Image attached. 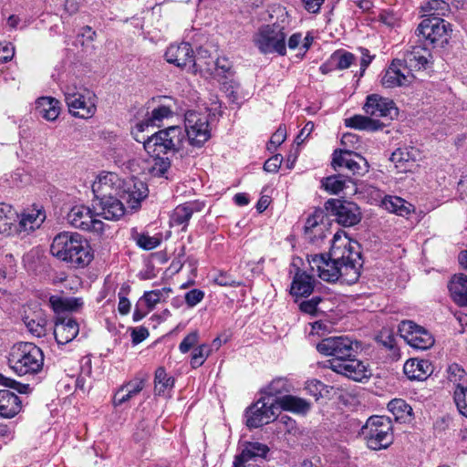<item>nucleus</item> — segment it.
<instances>
[{"mask_svg": "<svg viewBox=\"0 0 467 467\" xmlns=\"http://www.w3.org/2000/svg\"><path fill=\"white\" fill-rule=\"evenodd\" d=\"M147 109H151V117H170L178 115L176 100L171 97L158 96L150 99L147 104Z\"/></svg>", "mask_w": 467, "mask_h": 467, "instance_id": "nucleus-31", "label": "nucleus"}, {"mask_svg": "<svg viewBox=\"0 0 467 467\" xmlns=\"http://www.w3.org/2000/svg\"><path fill=\"white\" fill-rule=\"evenodd\" d=\"M50 253L73 268H84L93 259L90 245L78 233L62 232L57 234L51 244Z\"/></svg>", "mask_w": 467, "mask_h": 467, "instance_id": "nucleus-3", "label": "nucleus"}, {"mask_svg": "<svg viewBox=\"0 0 467 467\" xmlns=\"http://www.w3.org/2000/svg\"><path fill=\"white\" fill-rule=\"evenodd\" d=\"M325 209L345 227L358 224L362 217L359 207L355 202L345 200L329 199L325 203Z\"/></svg>", "mask_w": 467, "mask_h": 467, "instance_id": "nucleus-12", "label": "nucleus"}, {"mask_svg": "<svg viewBox=\"0 0 467 467\" xmlns=\"http://www.w3.org/2000/svg\"><path fill=\"white\" fill-rule=\"evenodd\" d=\"M418 156L419 151L414 147H400L392 152L389 160L398 172H407L411 171Z\"/></svg>", "mask_w": 467, "mask_h": 467, "instance_id": "nucleus-28", "label": "nucleus"}, {"mask_svg": "<svg viewBox=\"0 0 467 467\" xmlns=\"http://www.w3.org/2000/svg\"><path fill=\"white\" fill-rule=\"evenodd\" d=\"M49 302L56 312L74 311L83 305L81 298L73 297L51 296Z\"/></svg>", "mask_w": 467, "mask_h": 467, "instance_id": "nucleus-46", "label": "nucleus"}, {"mask_svg": "<svg viewBox=\"0 0 467 467\" xmlns=\"http://www.w3.org/2000/svg\"><path fill=\"white\" fill-rule=\"evenodd\" d=\"M214 78L218 81L221 90L233 102L240 97L241 85L235 78L233 63L226 57H217L213 62Z\"/></svg>", "mask_w": 467, "mask_h": 467, "instance_id": "nucleus-10", "label": "nucleus"}, {"mask_svg": "<svg viewBox=\"0 0 467 467\" xmlns=\"http://www.w3.org/2000/svg\"><path fill=\"white\" fill-rule=\"evenodd\" d=\"M185 129L182 128L185 141L183 156L192 153L186 145L200 148L211 137L208 119H185Z\"/></svg>", "mask_w": 467, "mask_h": 467, "instance_id": "nucleus-13", "label": "nucleus"}, {"mask_svg": "<svg viewBox=\"0 0 467 467\" xmlns=\"http://www.w3.org/2000/svg\"><path fill=\"white\" fill-rule=\"evenodd\" d=\"M273 12L276 15V21L261 26L254 33L253 42L263 55L285 56L286 37L291 31L290 16L282 6L276 7Z\"/></svg>", "mask_w": 467, "mask_h": 467, "instance_id": "nucleus-2", "label": "nucleus"}, {"mask_svg": "<svg viewBox=\"0 0 467 467\" xmlns=\"http://www.w3.org/2000/svg\"><path fill=\"white\" fill-rule=\"evenodd\" d=\"M210 354V348L206 345L196 348L192 355L191 365L193 368L201 367Z\"/></svg>", "mask_w": 467, "mask_h": 467, "instance_id": "nucleus-56", "label": "nucleus"}, {"mask_svg": "<svg viewBox=\"0 0 467 467\" xmlns=\"http://www.w3.org/2000/svg\"><path fill=\"white\" fill-rule=\"evenodd\" d=\"M286 139V129L284 126H280L275 132L272 135L270 141L267 145L269 151H275L278 146H280Z\"/></svg>", "mask_w": 467, "mask_h": 467, "instance_id": "nucleus-58", "label": "nucleus"}, {"mask_svg": "<svg viewBox=\"0 0 467 467\" xmlns=\"http://www.w3.org/2000/svg\"><path fill=\"white\" fill-rule=\"evenodd\" d=\"M453 400L459 412L467 417V386L453 390Z\"/></svg>", "mask_w": 467, "mask_h": 467, "instance_id": "nucleus-57", "label": "nucleus"}, {"mask_svg": "<svg viewBox=\"0 0 467 467\" xmlns=\"http://www.w3.org/2000/svg\"><path fill=\"white\" fill-rule=\"evenodd\" d=\"M193 50L187 42L179 45L171 44L165 52V58L168 63L178 67L184 68L190 72V64L192 62Z\"/></svg>", "mask_w": 467, "mask_h": 467, "instance_id": "nucleus-21", "label": "nucleus"}, {"mask_svg": "<svg viewBox=\"0 0 467 467\" xmlns=\"http://www.w3.org/2000/svg\"><path fill=\"white\" fill-rule=\"evenodd\" d=\"M204 297V292L200 289H192L185 294V302L190 307L195 306Z\"/></svg>", "mask_w": 467, "mask_h": 467, "instance_id": "nucleus-62", "label": "nucleus"}, {"mask_svg": "<svg viewBox=\"0 0 467 467\" xmlns=\"http://www.w3.org/2000/svg\"><path fill=\"white\" fill-rule=\"evenodd\" d=\"M360 435L369 449H386L393 442L391 420L385 416H371L361 428Z\"/></svg>", "mask_w": 467, "mask_h": 467, "instance_id": "nucleus-6", "label": "nucleus"}, {"mask_svg": "<svg viewBox=\"0 0 467 467\" xmlns=\"http://www.w3.org/2000/svg\"><path fill=\"white\" fill-rule=\"evenodd\" d=\"M121 181L114 172H105L100 174L97 181L92 184V192L96 199L115 195L120 188Z\"/></svg>", "mask_w": 467, "mask_h": 467, "instance_id": "nucleus-24", "label": "nucleus"}, {"mask_svg": "<svg viewBox=\"0 0 467 467\" xmlns=\"http://www.w3.org/2000/svg\"><path fill=\"white\" fill-rule=\"evenodd\" d=\"M198 337L199 335L197 331L188 334L180 343V351L182 353H187L198 342Z\"/></svg>", "mask_w": 467, "mask_h": 467, "instance_id": "nucleus-63", "label": "nucleus"}, {"mask_svg": "<svg viewBox=\"0 0 467 467\" xmlns=\"http://www.w3.org/2000/svg\"><path fill=\"white\" fill-rule=\"evenodd\" d=\"M46 215L40 210H33L27 213H22L20 219L16 223V231L15 234L26 233L28 234L39 228L45 221Z\"/></svg>", "mask_w": 467, "mask_h": 467, "instance_id": "nucleus-34", "label": "nucleus"}, {"mask_svg": "<svg viewBox=\"0 0 467 467\" xmlns=\"http://www.w3.org/2000/svg\"><path fill=\"white\" fill-rule=\"evenodd\" d=\"M275 402L285 410H289L295 413L306 414L310 410V403L304 399L292 396L285 395L283 397L275 400Z\"/></svg>", "mask_w": 467, "mask_h": 467, "instance_id": "nucleus-42", "label": "nucleus"}, {"mask_svg": "<svg viewBox=\"0 0 467 467\" xmlns=\"http://www.w3.org/2000/svg\"><path fill=\"white\" fill-rule=\"evenodd\" d=\"M108 156L119 167L124 166L130 161L129 152L123 147H115L110 149L108 152Z\"/></svg>", "mask_w": 467, "mask_h": 467, "instance_id": "nucleus-54", "label": "nucleus"}, {"mask_svg": "<svg viewBox=\"0 0 467 467\" xmlns=\"http://www.w3.org/2000/svg\"><path fill=\"white\" fill-rule=\"evenodd\" d=\"M171 288H161L152 291H147L140 297V301H144L148 307V312L151 311L157 304L161 300H164L168 294L171 292Z\"/></svg>", "mask_w": 467, "mask_h": 467, "instance_id": "nucleus-51", "label": "nucleus"}, {"mask_svg": "<svg viewBox=\"0 0 467 467\" xmlns=\"http://www.w3.org/2000/svg\"><path fill=\"white\" fill-rule=\"evenodd\" d=\"M0 385L14 389L21 394H26L31 390L28 384L20 383L16 379L7 378L2 374H0Z\"/></svg>", "mask_w": 467, "mask_h": 467, "instance_id": "nucleus-55", "label": "nucleus"}, {"mask_svg": "<svg viewBox=\"0 0 467 467\" xmlns=\"http://www.w3.org/2000/svg\"><path fill=\"white\" fill-rule=\"evenodd\" d=\"M326 213L321 208L316 209L312 214H310L305 223V234H311V231H315L317 227L326 223Z\"/></svg>", "mask_w": 467, "mask_h": 467, "instance_id": "nucleus-52", "label": "nucleus"}, {"mask_svg": "<svg viewBox=\"0 0 467 467\" xmlns=\"http://www.w3.org/2000/svg\"><path fill=\"white\" fill-rule=\"evenodd\" d=\"M413 75L402 60L394 59L389 68L385 71L381 83L386 88L406 86L410 83Z\"/></svg>", "mask_w": 467, "mask_h": 467, "instance_id": "nucleus-19", "label": "nucleus"}, {"mask_svg": "<svg viewBox=\"0 0 467 467\" xmlns=\"http://www.w3.org/2000/svg\"><path fill=\"white\" fill-rule=\"evenodd\" d=\"M290 391V385L286 379L277 378L271 381V383L264 389L266 395L265 398L268 400H276L277 396Z\"/></svg>", "mask_w": 467, "mask_h": 467, "instance_id": "nucleus-48", "label": "nucleus"}, {"mask_svg": "<svg viewBox=\"0 0 467 467\" xmlns=\"http://www.w3.org/2000/svg\"><path fill=\"white\" fill-rule=\"evenodd\" d=\"M361 57L359 59V70L353 71L354 77L358 78L359 79L363 77L367 67L369 66L373 59V56L369 55V51L367 48H360Z\"/></svg>", "mask_w": 467, "mask_h": 467, "instance_id": "nucleus-59", "label": "nucleus"}, {"mask_svg": "<svg viewBox=\"0 0 467 467\" xmlns=\"http://www.w3.org/2000/svg\"><path fill=\"white\" fill-rule=\"evenodd\" d=\"M310 269L328 283L340 281L348 285L356 283L360 275L362 259L358 242L343 232L334 234L328 257L312 254L308 257Z\"/></svg>", "mask_w": 467, "mask_h": 467, "instance_id": "nucleus-1", "label": "nucleus"}, {"mask_svg": "<svg viewBox=\"0 0 467 467\" xmlns=\"http://www.w3.org/2000/svg\"><path fill=\"white\" fill-rule=\"evenodd\" d=\"M131 239L143 250H152L158 247L161 242L160 236H150L145 233H139L135 229H132L131 231Z\"/></svg>", "mask_w": 467, "mask_h": 467, "instance_id": "nucleus-49", "label": "nucleus"}, {"mask_svg": "<svg viewBox=\"0 0 467 467\" xmlns=\"http://www.w3.org/2000/svg\"><path fill=\"white\" fill-rule=\"evenodd\" d=\"M205 203L199 200L187 202L176 206L171 215V224L182 225V230H185L192 214L202 212Z\"/></svg>", "mask_w": 467, "mask_h": 467, "instance_id": "nucleus-25", "label": "nucleus"}, {"mask_svg": "<svg viewBox=\"0 0 467 467\" xmlns=\"http://www.w3.org/2000/svg\"><path fill=\"white\" fill-rule=\"evenodd\" d=\"M381 206L389 213L407 216L413 211V205L398 196H385Z\"/></svg>", "mask_w": 467, "mask_h": 467, "instance_id": "nucleus-43", "label": "nucleus"}, {"mask_svg": "<svg viewBox=\"0 0 467 467\" xmlns=\"http://www.w3.org/2000/svg\"><path fill=\"white\" fill-rule=\"evenodd\" d=\"M428 5L430 11L432 12L429 16H444L449 9L447 3L441 0H431Z\"/></svg>", "mask_w": 467, "mask_h": 467, "instance_id": "nucleus-60", "label": "nucleus"}, {"mask_svg": "<svg viewBox=\"0 0 467 467\" xmlns=\"http://www.w3.org/2000/svg\"><path fill=\"white\" fill-rule=\"evenodd\" d=\"M327 223H324L321 226L315 229V231H311V234H305L306 238L314 244H318L326 237Z\"/></svg>", "mask_w": 467, "mask_h": 467, "instance_id": "nucleus-61", "label": "nucleus"}, {"mask_svg": "<svg viewBox=\"0 0 467 467\" xmlns=\"http://www.w3.org/2000/svg\"><path fill=\"white\" fill-rule=\"evenodd\" d=\"M144 388V380L136 378L129 382L123 384L116 391L113 398V405L120 406L129 401L130 399L138 395Z\"/></svg>", "mask_w": 467, "mask_h": 467, "instance_id": "nucleus-33", "label": "nucleus"}, {"mask_svg": "<svg viewBox=\"0 0 467 467\" xmlns=\"http://www.w3.org/2000/svg\"><path fill=\"white\" fill-rule=\"evenodd\" d=\"M345 124L355 130L368 131H376L385 126L379 119H345Z\"/></svg>", "mask_w": 467, "mask_h": 467, "instance_id": "nucleus-47", "label": "nucleus"}, {"mask_svg": "<svg viewBox=\"0 0 467 467\" xmlns=\"http://www.w3.org/2000/svg\"><path fill=\"white\" fill-rule=\"evenodd\" d=\"M21 410V400L8 389H0V417L13 418Z\"/></svg>", "mask_w": 467, "mask_h": 467, "instance_id": "nucleus-35", "label": "nucleus"}, {"mask_svg": "<svg viewBox=\"0 0 467 467\" xmlns=\"http://www.w3.org/2000/svg\"><path fill=\"white\" fill-rule=\"evenodd\" d=\"M314 289V279L311 275L301 272L298 268L291 284L290 293L296 296H307Z\"/></svg>", "mask_w": 467, "mask_h": 467, "instance_id": "nucleus-39", "label": "nucleus"}, {"mask_svg": "<svg viewBox=\"0 0 467 467\" xmlns=\"http://www.w3.org/2000/svg\"><path fill=\"white\" fill-rule=\"evenodd\" d=\"M18 213L10 205L5 202L0 203V234L5 235L15 234Z\"/></svg>", "mask_w": 467, "mask_h": 467, "instance_id": "nucleus-36", "label": "nucleus"}, {"mask_svg": "<svg viewBox=\"0 0 467 467\" xmlns=\"http://www.w3.org/2000/svg\"><path fill=\"white\" fill-rule=\"evenodd\" d=\"M40 117H58L60 114V102L52 97H41L36 100L33 112Z\"/></svg>", "mask_w": 467, "mask_h": 467, "instance_id": "nucleus-41", "label": "nucleus"}, {"mask_svg": "<svg viewBox=\"0 0 467 467\" xmlns=\"http://www.w3.org/2000/svg\"><path fill=\"white\" fill-rule=\"evenodd\" d=\"M97 212L85 205H75L67 214V220L75 228L102 234L105 223L98 218Z\"/></svg>", "mask_w": 467, "mask_h": 467, "instance_id": "nucleus-11", "label": "nucleus"}, {"mask_svg": "<svg viewBox=\"0 0 467 467\" xmlns=\"http://www.w3.org/2000/svg\"><path fill=\"white\" fill-rule=\"evenodd\" d=\"M269 449L265 444L260 442H248L239 455L234 461V467L247 464L250 460L257 457H265Z\"/></svg>", "mask_w": 467, "mask_h": 467, "instance_id": "nucleus-38", "label": "nucleus"}, {"mask_svg": "<svg viewBox=\"0 0 467 467\" xmlns=\"http://www.w3.org/2000/svg\"><path fill=\"white\" fill-rule=\"evenodd\" d=\"M65 102L73 117H93L97 110L98 98L88 88L75 84L66 85L62 88Z\"/></svg>", "mask_w": 467, "mask_h": 467, "instance_id": "nucleus-7", "label": "nucleus"}, {"mask_svg": "<svg viewBox=\"0 0 467 467\" xmlns=\"http://www.w3.org/2000/svg\"><path fill=\"white\" fill-rule=\"evenodd\" d=\"M399 332L405 341L414 348L425 350L434 344L432 335L411 320L400 322Z\"/></svg>", "mask_w": 467, "mask_h": 467, "instance_id": "nucleus-14", "label": "nucleus"}, {"mask_svg": "<svg viewBox=\"0 0 467 467\" xmlns=\"http://www.w3.org/2000/svg\"><path fill=\"white\" fill-rule=\"evenodd\" d=\"M79 333L78 322L71 317H59L54 326V336L59 345L71 342Z\"/></svg>", "mask_w": 467, "mask_h": 467, "instance_id": "nucleus-23", "label": "nucleus"}, {"mask_svg": "<svg viewBox=\"0 0 467 467\" xmlns=\"http://www.w3.org/2000/svg\"><path fill=\"white\" fill-rule=\"evenodd\" d=\"M213 57L204 47H200L196 52L192 54V62L190 64V72L192 74H200L202 76L213 75Z\"/></svg>", "mask_w": 467, "mask_h": 467, "instance_id": "nucleus-29", "label": "nucleus"}, {"mask_svg": "<svg viewBox=\"0 0 467 467\" xmlns=\"http://www.w3.org/2000/svg\"><path fill=\"white\" fill-rule=\"evenodd\" d=\"M154 119H148L146 121L137 123L131 130V135L134 140L138 142H142L148 153L181 149L182 142V127L173 125L165 130L149 134L148 129L150 126H152L149 120L152 121Z\"/></svg>", "mask_w": 467, "mask_h": 467, "instance_id": "nucleus-4", "label": "nucleus"}, {"mask_svg": "<svg viewBox=\"0 0 467 467\" xmlns=\"http://www.w3.org/2000/svg\"><path fill=\"white\" fill-rule=\"evenodd\" d=\"M357 59L354 54L344 49H338L330 56L327 61L321 66L320 69L323 73L336 69L344 70L355 65Z\"/></svg>", "mask_w": 467, "mask_h": 467, "instance_id": "nucleus-30", "label": "nucleus"}, {"mask_svg": "<svg viewBox=\"0 0 467 467\" xmlns=\"http://www.w3.org/2000/svg\"><path fill=\"white\" fill-rule=\"evenodd\" d=\"M388 410L398 421L410 420L412 408L402 399H393L388 403Z\"/></svg>", "mask_w": 467, "mask_h": 467, "instance_id": "nucleus-44", "label": "nucleus"}, {"mask_svg": "<svg viewBox=\"0 0 467 467\" xmlns=\"http://www.w3.org/2000/svg\"><path fill=\"white\" fill-rule=\"evenodd\" d=\"M332 165L334 168L345 167L353 175H364L368 171V163L361 155L350 150H335Z\"/></svg>", "mask_w": 467, "mask_h": 467, "instance_id": "nucleus-17", "label": "nucleus"}, {"mask_svg": "<svg viewBox=\"0 0 467 467\" xmlns=\"http://www.w3.org/2000/svg\"><path fill=\"white\" fill-rule=\"evenodd\" d=\"M328 368L337 374H341L355 381H361L370 376L368 366L355 357L347 358L344 360L330 359Z\"/></svg>", "mask_w": 467, "mask_h": 467, "instance_id": "nucleus-16", "label": "nucleus"}, {"mask_svg": "<svg viewBox=\"0 0 467 467\" xmlns=\"http://www.w3.org/2000/svg\"><path fill=\"white\" fill-rule=\"evenodd\" d=\"M418 35L428 44L433 47H443L448 43L451 26L449 22L438 16H428L424 18L418 28Z\"/></svg>", "mask_w": 467, "mask_h": 467, "instance_id": "nucleus-8", "label": "nucleus"}, {"mask_svg": "<svg viewBox=\"0 0 467 467\" xmlns=\"http://www.w3.org/2000/svg\"><path fill=\"white\" fill-rule=\"evenodd\" d=\"M364 110L370 117H393L399 115V109L394 101L378 94H371L367 97Z\"/></svg>", "mask_w": 467, "mask_h": 467, "instance_id": "nucleus-20", "label": "nucleus"}, {"mask_svg": "<svg viewBox=\"0 0 467 467\" xmlns=\"http://www.w3.org/2000/svg\"><path fill=\"white\" fill-rule=\"evenodd\" d=\"M447 378L449 382L452 385V389L457 390L460 388L467 387V373L465 370L456 363L448 367Z\"/></svg>", "mask_w": 467, "mask_h": 467, "instance_id": "nucleus-45", "label": "nucleus"}, {"mask_svg": "<svg viewBox=\"0 0 467 467\" xmlns=\"http://www.w3.org/2000/svg\"><path fill=\"white\" fill-rule=\"evenodd\" d=\"M345 184L346 180L342 175H333L322 180L324 189L333 194L340 192L344 189Z\"/></svg>", "mask_w": 467, "mask_h": 467, "instance_id": "nucleus-53", "label": "nucleus"}, {"mask_svg": "<svg viewBox=\"0 0 467 467\" xmlns=\"http://www.w3.org/2000/svg\"><path fill=\"white\" fill-rule=\"evenodd\" d=\"M154 390L157 395L164 394L168 389H171L174 385V379L168 376L165 369L161 367L158 368L155 371L154 378Z\"/></svg>", "mask_w": 467, "mask_h": 467, "instance_id": "nucleus-50", "label": "nucleus"}, {"mask_svg": "<svg viewBox=\"0 0 467 467\" xmlns=\"http://www.w3.org/2000/svg\"><path fill=\"white\" fill-rule=\"evenodd\" d=\"M214 283L221 286H232L235 287L240 285V282L236 281L232 275L227 273L221 272L213 279Z\"/></svg>", "mask_w": 467, "mask_h": 467, "instance_id": "nucleus-64", "label": "nucleus"}, {"mask_svg": "<svg viewBox=\"0 0 467 467\" xmlns=\"http://www.w3.org/2000/svg\"><path fill=\"white\" fill-rule=\"evenodd\" d=\"M403 371L410 379L423 380L431 374L432 369L428 360L411 358L405 362Z\"/></svg>", "mask_w": 467, "mask_h": 467, "instance_id": "nucleus-32", "label": "nucleus"}, {"mask_svg": "<svg viewBox=\"0 0 467 467\" xmlns=\"http://www.w3.org/2000/svg\"><path fill=\"white\" fill-rule=\"evenodd\" d=\"M147 184L140 180H130L126 182L121 198L126 202L128 207L136 210L140 206L141 202L148 196Z\"/></svg>", "mask_w": 467, "mask_h": 467, "instance_id": "nucleus-22", "label": "nucleus"}, {"mask_svg": "<svg viewBox=\"0 0 467 467\" xmlns=\"http://www.w3.org/2000/svg\"><path fill=\"white\" fill-rule=\"evenodd\" d=\"M184 140H182V147L179 150H167L163 151H156V153H149V172L155 177H164L166 172L171 167V161L167 156L169 152H178L181 157H183Z\"/></svg>", "mask_w": 467, "mask_h": 467, "instance_id": "nucleus-26", "label": "nucleus"}, {"mask_svg": "<svg viewBox=\"0 0 467 467\" xmlns=\"http://www.w3.org/2000/svg\"><path fill=\"white\" fill-rule=\"evenodd\" d=\"M359 348V342L347 336L328 337L317 345V350L320 354L331 356L332 359L339 360L355 357Z\"/></svg>", "mask_w": 467, "mask_h": 467, "instance_id": "nucleus-9", "label": "nucleus"}, {"mask_svg": "<svg viewBox=\"0 0 467 467\" xmlns=\"http://www.w3.org/2000/svg\"><path fill=\"white\" fill-rule=\"evenodd\" d=\"M275 404V400H267L266 398H261L250 406L245 411L247 427L258 428L274 420L275 410L278 409Z\"/></svg>", "mask_w": 467, "mask_h": 467, "instance_id": "nucleus-15", "label": "nucleus"}, {"mask_svg": "<svg viewBox=\"0 0 467 467\" xmlns=\"http://www.w3.org/2000/svg\"><path fill=\"white\" fill-rule=\"evenodd\" d=\"M431 57V53L426 46H415L407 51L402 62L411 72L426 68Z\"/></svg>", "mask_w": 467, "mask_h": 467, "instance_id": "nucleus-27", "label": "nucleus"}, {"mask_svg": "<svg viewBox=\"0 0 467 467\" xmlns=\"http://www.w3.org/2000/svg\"><path fill=\"white\" fill-rule=\"evenodd\" d=\"M8 364L18 376L35 375L43 368L44 354L35 344L20 342L12 348Z\"/></svg>", "mask_w": 467, "mask_h": 467, "instance_id": "nucleus-5", "label": "nucleus"}, {"mask_svg": "<svg viewBox=\"0 0 467 467\" xmlns=\"http://www.w3.org/2000/svg\"><path fill=\"white\" fill-rule=\"evenodd\" d=\"M448 288L453 301L462 306H467V276L463 274L451 277Z\"/></svg>", "mask_w": 467, "mask_h": 467, "instance_id": "nucleus-37", "label": "nucleus"}, {"mask_svg": "<svg viewBox=\"0 0 467 467\" xmlns=\"http://www.w3.org/2000/svg\"><path fill=\"white\" fill-rule=\"evenodd\" d=\"M23 320L31 334L38 337L45 335L47 318L45 313L41 309L26 314Z\"/></svg>", "mask_w": 467, "mask_h": 467, "instance_id": "nucleus-40", "label": "nucleus"}, {"mask_svg": "<svg viewBox=\"0 0 467 467\" xmlns=\"http://www.w3.org/2000/svg\"><path fill=\"white\" fill-rule=\"evenodd\" d=\"M93 209L97 212L99 217L110 221L119 220L125 213L123 202L115 195L95 199Z\"/></svg>", "mask_w": 467, "mask_h": 467, "instance_id": "nucleus-18", "label": "nucleus"}]
</instances>
